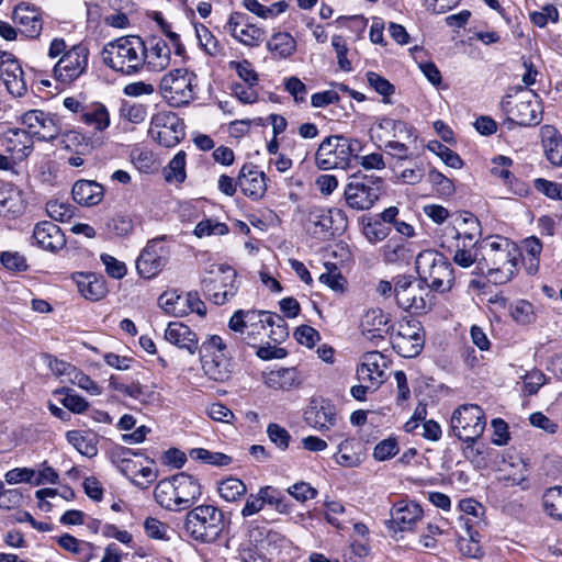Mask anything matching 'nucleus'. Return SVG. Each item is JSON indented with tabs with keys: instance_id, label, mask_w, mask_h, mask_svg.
<instances>
[{
	"instance_id": "obj_1",
	"label": "nucleus",
	"mask_w": 562,
	"mask_h": 562,
	"mask_svg": "<svg viewBox=\"0 0 562 562\" xmlns=\"http://www.w3.org/2000/svg\"><path fill=\"white\" fill-rule=\"evenodd\" d=\"M518 248L509 239L496 236L480 243L479 269L494 284L509 282L516 273Z\"/></svg>"
},
{
	"instance_id": "obj_2",
	"label": "nucleus",
	"mask_w": 562,
	"mask_h": 562,
	"mask_svg": "<svg viewBox=\"0 0 562 562\" xmlns=\"http://www.w3.org/2000/svg\"><path fill=\"white\" fill-rule=\"evenodd\" d=\"M103 63L124 76L138 75L146 64V45L138 36H123L108 43L101 52Z\"/></svg>"
},
{
	"instance_id": "obj_3",
	"label": "nucleus",
	"mask_w": 562,
	"mask_h": 562,
	"mask_svg": "<svg viewBox=\"0 0 562 562\" xmlns=\"http://www.w3.org/2000/svg\"><path fill=\"white\" fill-rule=\"evenodd\" d=\"M201 494L199 480L184 472L159 481L154 490L155 501L162 508L171 512L190 508Z\"/></svg>"
},
{
	"instance_id": "obj_4",
	"label": "nucleus",
	"mask_w": 562,
	"mask_h": 562,
	"mask_svg": "<svg viewBox=\"0 0 562 562\" xmlns=\"http://www.w3.org/2000/svg\"><path fill=\"white\" fill-rule=\"evenodd\" d=\"M416 270L419 280L428 288L447 292L452 288L453 269L448 259L436 250H424L416 257Z\"/></svg>"
},
{
	"instance_id": "obj_5",
	"label": "nucleus",
	"mask_w": 562,
	"mask_h": 562,
	"mask_svg": "<svg viewBox=\"0 0 562 562\" xmlns=\"http://www.w3.org/2000/svg\"><path fill=\"white\" fill-rule=\"evenodd\" d=\"M224 514L213 505H199L191 509L184 520L187 532L196 541L214 542L224 529Z\"/></svg>"
},
{
	"instance_id": "obj_6",
	"label": "nucleus",
	"mask_w": 562,
	"mask_h": 562,
	"mask_svg": "<svg viewBox=\"0 0 562 562\" xmlns=\"http://www.w3.org/2000/svg\"><path fill=\"white\" fill-rule=\"evenodd\" d=\"M382 189L381 177L358 171L348 177L344 191L346 204L357 211L370 210L380 199Z\"/></svg>"
},
{
	"instance_id": "obj_7",
	"label": "nucleus",
	"mask_w": 562,
	"mask_h": 562,
	"mask_svg": "<svg viewBox=\"0 0 562 562\" xmlns=\"http://www.w3.org/2000/svg\"><path fill=\"white\" fill-rule=\"evenodd\" d=\"M360 143L339 135L326 137L315 154V164L322 170L346 169L359 150Z\"/></svg>"
},
{
	"instance_id": "obj_8",
	"label": "nucleus",
	"mask_w": 562,
	"mask_h": 562,
	"mask_svg": "<svg viewBox=\"0 0 562 562\" xmlns=\"http://www.w3.org/2000/svg\"><path fill=\"white\" fill-rule=\"evenodd\" d=\"M196 76L183 68L170 70L159 82V92L171 106L189 104L195 98Z\"/></svg>"
},
{
	"instance_id": "obj_9",
	"label": "nucleus",
	"mask_w": 562,
	"mask_h": 562,
	"mask_svg": "<svg viewBox=\"0 0 562 562\" xmlns=\"http://www.w3.org/2000/svg\"><path fill=\"white\" fill-rule=\"evenodd\" d=\"M485 427V414L476 404H463L452 412L451 432L463 442H476L482 437Z\"/></svg>"
},
{
	"instance_id": "obj_10",
	"label": "nucleus",
	"mask_w": 562,
	"mask_h": 562,
	"mask_svg": "<svg viewBox=\"0 0 562 562\" xmlns=\"http://www.w3.org/2000/svg\"><path fill=\"white\" fill-rule=\"evenodd\" d=\"M239 288L237 272L229 266L217 265L202 280L204 294L216 305L225 304L235 296Z\"/></svg>"
},
{
	"instance_id": "obj_11",
	"label": "nucleus",
	"mask_w": 562,
	"mask_h": 562,
	"mask_svg": "<svg viewBox=\"0 0 562 562\" xmlns=\"http://www.w3.org/2000/svg\"><path fill=\"white\" fill-rule=\"evenodd\" d=\"M305 423L318 430L328 431L334 429V432L328 436L330 441H337L345 438V424L337 415V409L334 404L326 400H313L304 411Z\"/></svg>"
},
{
	"instance_id": "obj_12",
	"label": "nucleus",
	"mask_w": 562,
	"mask_h": 562,
	"mask_svg": "<svg viewBox=\"0 0 562 562\" xmlns=\"http://www.w3.org/2000/svg\"><path fill=\"white\" fill-rule=\"evenodd\" d=\"M246 339L247 344L255 346L258 340L265 336H270L274 341L279 338H284L286 333V325L283 318L276 314L266 311H250L246 322Z\"/></svg>"
},
{
	"instance_id": "obj_13",
	"label": "nucleus",
	"mask_w": 562,
	"mask_h": 562,
	"mask_svg": "<svg viewBox=\"0 0 562 562\" xmlns=\"http://www.w3.org/2000/svg\"><path fill=\"white\" fill-rule=\"evenodd\" d=\"M149 135L165 147H175L186 135L184 124L176 113L160 111L151 117Z\"/></svg>"
},
{
	"instance_id": "obj_14",
	"label": "nucleus",
	"mask_w": 562,
	"mask_h": 562,
	"mask_svg": "<svg viewBox=\"0 0 562 562\" xmlns=\"http://www.w3.org/2000/svg\"><path fill=\"white\" fill-rule=\"evenodd\" d=\"M165 237L147 241L136 259L137 273L144 279L157 277L168 265L170 249L164 244Z\"/></svg>"
},
{
	"instance_id": "obj_15",
	"label": "nucleus",
	"mask_w": 562,
	"mask_h": 562,
	"mask_svg": "<svg viewBox=\"0 0 562 562\" xmlns=\"http://www.w3.org/2000/svg\"><path fill=\"white\" fill-rule=\"evenodd\" d=\"M430 291L418 281H413L408 277H400L394 285V295L400 307L413 313H425L429 305L427 297Z\"/></svg>"
},
{
	"instance_id": "obj_16",
	"label": "nucleus",
	"mask_w": 562,
	"mask_h": 562,
	"mask_svg": "<svg viewBox=\"0 0 562 562\" xmlns=\"http://www.w3.org/2000/svg\"><path fill=\"white\" fill-rule=\"evenodd\" d=\"M346 226V217L339 209L312 206L306 217V227L314 236L325 237L341 232Z\"/></svg>"
},
{
	"instance_id": "obj_17",
	"label": "nucleus",
	"mask_w": 562,
	"mask_h": 562,
	"mask_svg": "<svg viewBox=\"0 0 562 562\" xmlns=\"http://www.w3.org/2000/svg\"><path fill=\"white\" fill-rule=\"evenodd\" d=\"M89 49L85 45H75L64 53L54 66L53 72L56 80L70 83L86 72L88 67Z\"/></svg>"
},
{
	"instance_id": "obj_18",
	"label": "nucleus",
	"mask_w": 562,
	"mask_h": 562,
	"mask_svg": "<svg viewBox=\"0 0 562 562\" xmlns=\"http://www.w3.org/2000/svg\"><path fill=\"white\" fill-rule=\"evenodd\" d=\"M392 346L404 358H414L420 353L425 337L422 325L417 321H403L395 334L391 335Z\"/></svg>"
},
{
	"instance_id": "obj_19",
	"label": "nucleus",
	"mask_w": 562,
	"mask_h": 562,
	"mask_svg": "<svg viewBox=\"0 0 562 562\" xmlns=\"http://www.w3.org/2000/svg\"><path fill=\"white\" fill-rule=\"evenodd\" d=\"M509 117L506 123L521 126L538 125L542 120V106L538 94L532 90L520 89L515 104L507 110Z\"/></svg>"
},
{
	"instance_id": "obj_20",
	"label": "nucleus",
	"mask_w": 562,
	"mask_h": 562,
	"mask_svg": "<svg viewBox=\"0 0 562 562\" xmlns=\"http://www.w3.org/2000/svg\"><path fill=\"white\" fill-rule=\"evenodd\" d=\"M22 124L30 137H36L40 140L50 142L60 134V126L55 116L41 110H31L23 114Z\"/></svg>"
},
{
	"instance_id": "obj_21",
	"label": "nucleus",
	"mask_w": 562,
	"mask_h": 562,
	"mask_svg": "<svg viewBox=\"0 0 562 562\" xmlns=\"http://www.w3.org/2000/svg\"><path fill=\"white\" fill-rule=\"evenodd\" d=\"M225 30L239 43L249 47L259 46L266 38L265 30L249 22L246 14L234 12L231 14Z\"/></svg>"
},
{
	"instance_id": "obj_22",
	"label": "nucleus",
	"mask_w": 562,
	"mask_h": 562,
	"mask_svg": "<svg viewBox=\"0 0 562 562\" xmlns=\"http://www.w3.org/2000/svg\"><path fill=\"white\" fill-rule=\"evenodd\" d=\"M0 80L14 97H23L27 91L24 71L19 60L10 53L0 54Z\"/></svg>"
},
{
	"instance_id": "obj_23",
	"label": "nucleus",
	"mask_w": 562,
	"mask_h": 562,
	"mask_svg": "<svg viewBox=\"0 0 562 562\" xmlns=\"http://www.w3.org/2000/svg\"><path fill=\"white\" fill-rule=\"evenodd\" d=\"M13 21L26 37L37 38L43 30L42 12L35 5L21 2L13 10Z\"/></svg>"
},
{
	"instance_id": "obj_24",
	"label": "nucleus",
	"mask_w": 562,
	"mask_h": 562,
	"mask_svg": "<svg viewBox=\"0 0 562 562\" xmlns=\"http://www.w3.org/2000/svg\"><path fill=\"white\" fill-rule=\"evenodd\" d=\"M237 183L241 192L254 201L261 199L267 191L265 172L252 164H245L241 167Z\"/></svg>"
},
{
	"instance_id": "obj_25",
	"label": "nucleus",
	"mask_w": 562,
	"mask_h": 562,
	"mask_svg": "<svg viewBox=\"0 0 562 562\" xmlns=\"http://www.w3.org/2000/svg\"><path fill=\"white\" fill-rule=\"evenodd\" d=\"M33 238L38 247L52 252L63 249L66 245L64 233L50 221L37 223L33 231Z\"/></svg>"
},
{
	"instance_id": "obj_26",
	"label": "nucleus",
	"mask_w": 562,
	"mask_h": 562,
	"mask_svg": "<svg viewBox=\"0 0 562 562\" xmlns=\"http://www.w3.org/2000/svg\"><path fill=\"white\" fill-rule=\"evenodd\" d=\"M423 517V508L415 502L401 501L391 509V524L400 531H409Z\"/></svg>"
},
{
	"instance_id": "obj_27",
	"label": "nucleus",
	"mask_w": 562,
	"mask_h": 562,
	"mask_svg": "<svg viewBox=\"0 0 562 562\" xmlns=\"http://www.w3.org/2000/svg\"><path fill=\"white\" fill-rule=\"evenodd\" d=\"M384 357L379 351L367 352L362 356V361L357 368V378L362 382H370L371 385L379 386L384 378Z\"/></svg>"
},
{
	"instance_id": "obj_28",
	"label": "nucleus",
	"mask_w": 562,
	"mask_h": 562,
	"mask_svg": "<svg viewBox=\"0 0 562 562\" xmlns=\"http://www.w3.org/2000/svg\"><path fill=\"white\" fill-rule=\"evenodd\" d=\"M165 339L180 349L194 355L199 349L198 335L181 322H170L165 330Z\"/></svg>"
},
{
	"instance_id": "obj_29",
	"label": "nucleus",
	"mask_w": 562,
	"mask_h": 562,
	"mask_svg": "<svg viewBox=\"0 0 562 562\" xmlns=\"http://www.w3.org/2000/svg\"><path fill=\"white\" fill-rule=\"evenodd\" d=\"M72 279L81 295L87 300H101L108 292L104 279L95 273L76 272Z\"/></svg>"
},
{
	"instance_id": "obj_30",
	"label": "nucleus",
	"mask_w": 562,
	"mask_h": 562,
	"mask_svg": "<svg viewBox=\"0 0 562 562\" xmlns=\"http://www.w3.org/2000/svg\"><path fill=\"white\" fill-rule=\"evenodd\" d=\"M389 314L381 308H370L362 316L360 328L368 339L382 338L389 330Z\"/></svg>"
},
{
	"instance_id": "obj_31",
	"label": "nucleus",
	"mask_w": 562,
	"mask_h": 562,
	"mask_svg": "<svg viewBox=\"0 0 562 562\" xmlns=\"http://www.w3.org/2000/svg\"><path fill=\"white\" fill-rule=\"evenodd\" d=\"M541 143L547 159L553 165L562 166V135L552 125H544L540 130Z\"/></svg>"
},
{
	"instance_id": "obj_32",
	"label": "nucleus",
	"mask_w": 562,
	"mask_h": 562,
	"mask_svg": "<svg viewBox=\"0 0 562 562\" xmlns=\"http://www.w3.org/2000/svg\"><path fill=\"white\" fill-rule=\"evenodd\" d=\"M25 204L22 192L13 184L0 188V215L16 217L24 212Z\"/></svg>"
},
{
	"instance_id": "obj_33",
	"label": "nucleus",
	"mask_w": 562,
	"mask_h": 562,
	"mask_svg": "<svg viewBox=\"0 0 562 562\" xmlns=\"http://www.w3.org/2000/svg\"><path fill=\"white\" fill-rule=\"evenodd\" d=\"M74 200L85 206L99 204L103 199V187L92 180H79L72 187Z\"/></svg>"
},
{
	"instance_id": "obj_34",
	"label": "nucleus",
	"mask_w": 562,
	"mask_h": 562,
	"mask_svg": "<svg viewBox=\"0 0 562 562\" xmlns=\"http://www.w3.org/2000/svg\"><path fill=\"white\" fill-rule=\"evenodd\" d=\"M171 49L161 38L150 41V47H146V64L151 71H162L170 64Z\"/></svg>"
},
{
	"instance_id": "obj_35",
	"label": "nucleus",
	"mask_w": 562,
	"mask_h": 562,
	"mask_svg": "<svg viewBox=\"0 0 562 562\" xmlns=\"http://www.w3.org/2000/svg\"><path fill=\"white\" fill-rule=\"evenodd\" d=\"M263 383L273 390L288 391L300 385V374L295 368H280L263 374Z\"/></svg>"
},
{
	"instance_id": "obj_36",
	"label": "nucleus",
	"mask_w": 562,
	"mask_h": 562,
	"mask_svg": "<svg viewBox=\"0 0 562 562\" xmlns=\"http://www.w3.org/2000/svg\"><path fill=\"white\" fill-rule=\"evenodd\" d=\"M79 121L91 127L94 132L105 131L111 123L106 106L100 102L88 103Z\"/></svg>"
},
{
	"instance_id": "obj_37",
	"label": "nucleus",
	"mask_w": 562,
	"mask_h": 562,
	"mask_svg": "<svg viewBox=\"0 0 562 562\" xmlns=\"http://www.w3.org/2000/svg\"><path fill=\"white\" fill-rule=\"evenodd\" d=\"M376 127L389 137L406 140L408 143H415L417 139L414 126L409 125L405 121L385 116L378 121Z\"/></svg>"
},
{
	"instance_id": "obj_38",
	"label": "nucleus",
	"mask_w": 562,
	"mask_h": 562,
	"mask_svg": "<svg viewBox=\"0 0 562 562\" xmlns=\"http://www.w3.org/2000/svg\"><path fill=\"white\" fill-rule=\"evenodd\" d=\"M201 364L210 380L225 382L231 378L232 363L227 355H221L218 358H201Z\"/></svg>"
},
{
	"instance_id": "obj_39",
	"label": "nucleus",
	"mask_w": 562,
	"mask_h": 562,
	"mask_svg": "<svg viewBox=\"0 0 562 562\" xmlns=\"http://www.w3.org/2000/svg\"><path fill=\"white\" fill-rule=\"evenodd\" d=\"M33 150V139L25 130H12L7 138L5 153L24 160Z\"/></svg>"
},
{
	"instance_id": "obj_40",
	"label": "nucleus",
	"mask_w": 562,
	"mask_h": 562,
	"mask_svg": "<svg viewBox=\"0 0 562 562\" xmlns=\"http://www.w3.org/2000/svg\"><path fill=\"white\" fill-rule=\"evenodd\" d=\"M121 470L136 486L142 488H146L157 476L151 467L137 468L136 464L127 458L122 459Z\"/></svg>"
},
{
	"instance_id": "obj_41",
	"label": "nucleus",
	"mask_w": 562,
	"mask_h": 562,
	"mask_svg": "<svg viewBox=\"0 0 562 562\" xmlns=\"http://www.w3.org/2000/svg\"><path fill=\"white\" fill-rule=\"evenodd\" d=\"M267 48L276 58H288L296 50V42L290 33L279 32L267 42Z\"/></svg>"
},
{
	"instance_id": "obj_42",
	"label": "nucleus",
	"mask_w": 562,
	"mask_h": 562,
	"mask_svg": "<svg viewBox=\"0 0 562 562\" xmlns=\"http://www.w3.org/2000/svg\"><path fill=\"white\" fill-rule=\"evenodd\" d=\"M68 442L82 456L92 458L98 453L97 438L93 434L70 430L66 435Z\"/></svg>"
},
{
	"instance_id": "obj_43",
	"label": "nucleus",
	"mask_w": 562,
	"mask_h": 562,
	"mask_svg": "<svg viewBox=\"0 0 562 562\" xmlns=\"http://www.w3.org/2000/svg\"><path fill=\"white\" fill-rule=\"evenodd\" d=\"M114 390L136 400L140 403H148L156 397V393L147 386L142 385L139 382H132L130 384L116 382L113 379L110 381Z\"/></svg>"
},
{
	"instance_id": "obj_44",
	"label": "nucleus",
	"mask_w": 562,
	"mask_h": 562,
	"mask_svg": "<svg viewBox=\"0 0 562 562\" xmlns=\"http://www.w3.org/2000/svg\"><path fill=\"white\" fill-rule=\"evenodd\" d=\"M217 492L226 502H236L247 493L246 484L234 476L226 477L218 482Z\"/></svg>"
},
{
	"instance_id": "obj_45",
	"label": "nucleus",
	"mask_w": 562,
	"mask_h": 562,
	"mask_svg": "<svg viewBox=\"0 0 562 562\" xmlns=\"http://www.w3.org/2000/svg\"><path fill=\"white\" fill-rule=\"evenodd\" d=\"M544 513L555 520H562V486L548 488L542 496Z\"/></svg>"
},
{
	"instance_id": "obj_46",
	"label": "nucleus",
	"mask_w": 562,
	"mask_h": 562,
	"mask_svg": "<svg viewBox=\"0 0 562 562\" xmlns=\"http://www.w3.org/2000/svg\"><path fill=\"white\" fill-rule=\"evenodd\" d=\"M189 456L193 460H199L205 464L215 467H228L233 462L231 456L223 452L210 451L204 448L191 449Z\"/></svg>"
},
{
	"instance_id": "obj_47",
	"label": "nucleus",
	"mask_w": 562,
	"mask_h": 562,
	"mask_svg": "<svg viewBox=\"0 0 562 562\" xmlns=\"http://www.w3.org/2000/svg\"><path fill=\"white\" fill-rule=\"evenodd\" d=\"M480 261V244L475 241L473 245L468 246L467 243H463L462 246L457 244V249L453 255V262L461 268H469L473 263L479 265Z\"/></svg>"
},
{
	"instance_id": "obj_48",
	"label": "nucleus",
	"mask_w": 562,
	"mask_h": 562,
	"mask_svg": "<svg viewBox=\"0 0 562 562\" xmlns=\"http://www.w3.org/2000/svg\"><path fill=\"white\" fill-rule=\"evenodd\" d=\"M165 179L168 182L181 183L186 179V153L179 151L165 169Z\"/></svg>"
},
{
	"instance_id": "obj_49",
	"label": "nucleus",
	"mask_w": 562,
	"mask_h": 562,
	"mask_svg": "<svg viewBox=\"0 0 562 562\" xmlns=\"http://www.w3.org/2000/svg\"><path fill=\"white\" fill-rule=\"evenodd\" d=\"M513 160L509 157L499 155L493 158L492 176L503 180L513 190L514 175L509 171Z\"/></svg>"
},
{
	"instance_id": "obj_50",
	"label": "nucleus",
	"mask_w": 562,
	"mask_h": 562,
	"mask_svg": "<svg viewBox=\"0 0 562 562\" xmlns=\"http://www.w3.org/2000/svg\"><path fill=\"white\" fill-rule=\"evenodd\" d=\"M226 349L222 337L211 335L199 346L198 350L200 351V358H218L221 355H226Z\"/></svg>"
},
{
	"instance_id": "obj_51",
	"label": "nucleus",
	"mask_w": 562,
	"mask_h": 562,
	"mask_svg": "<svg viewBox=\"0 0 562 562\" xmlns=\"http://www.w3.org/2000/svg\"><path fill=\"white\" fill-rule=\"evenodd\" d=\"M428 149L439 156L441 160L451 168L460 169L463 166L460 156L439 142L429 143Z\"/></svg>"
},
{
	"instance_id": "obj_52",
	"label": "nucleus",
	"mask_w": 562,
	"mask_h": 562,
	"mask_svg": "<svg viewBox=\"0 0 562 562\" xmlns=\"http://www.w3.org/2000/svg\"><path fill=\"white\" fill-rule=\"evenodd\" d=\"M510 315L518 324H530L535 319L532 304L526 300H518L510 305Z\"/></svg>"
},
{
	"instance_id": "obj_53",
	"label": "nucleus",
	"mask_w": 562,
	"mask_h": 562,
	"mask_svg": "<svg viewBox=\"0 0 562 562\" xmlns=\"http://www.w3.org/2000/svg\"><path fill=\"white\" fill-rule=\"evenodd\" d=\"M119 114L122 120L133 124H139L145 121L147 111L146 106L143 104L123 102Z\"/></svg>"
},
{
	"instance_id": "obj_54",
	"label": "nucleus",
	"mask_w": 562,
	"mask_h": 562,
	"mask_svg": "<svg viewBox=\"0 0 562 562\" xmlns=\"http://www.w3.org/2000/svg\"><path fill=\"white\" fill-rule=\"evenodd\" d=\"M195 35L203 49L210 55H216L220 52V44L211 31L203 24L194 25Z\"/></svg>"
},
{
	"instance_id": "obj_55",
	"label": "nucleus",
	"mask_w": 562,
	"mask_h": 562,
	"mask_svg": "<svg viewBox=\"0 0 562 562\" xmlns=\"http://www.w3.org/2000/svg\"><path fill=\"white\" fill-rule=\"evenodd\" d=\"M228 233V227L225 223L213 221L211 218L199 222L194 228V235L199 238L217 235L222 236Z\"/></svg>"
},
{
	"instance_id": "obj_56",
	"label": "nucleus",
	"mask_w": 562,
	"mask_h": 562,
	"mask_svg": "<svg viewBox=\"0 0 562 562\" xmlns=\"http://www.w3.org/2000/svg\"><path fill=\"white\" fill-rule=\"evenodd\" d=\"M229 69L236 70L238 77L246 83V85H257L258 83V74L254 69L250 61L247 59H243L240 61L232 60L228 63Z\"/></svg>"
},
{
	"instance_id": "obj_57",
	"label": "nucleus",
	"mask_w": 562,
	"mask_h": 562,
	"mask_svg": "<svg viewBox=\"0 0 562 562\" xmlns=\"http://www.w3.org/2000/svg\"><path fill=\"white\" fill-rule=\"evenodd\" d=\"M134 166L144 173H149L156 169L154 154L147 149H136L131 154Z\"/></svg>"
},
{
	"instance_id": "obj_58",
	"label": "nucleus",
	"mask_w": 562,
	"mask_h": 562,
	"mask_svg": "<svg viewBox=\"0 0 562 562\" xmlns=\"http://www.w3.org/2000/svg\"><path fill=\"white\" fill-rule=\"evenodd\" d=\"M367 81L379 94L384 97V102L389 103L387 98L394 93L395 87L384 77L374 71L367 72Z\"/></svg>"
},
{
	"instance_id": "obj_59",
	"label": "nucleus",
	"mask_w": 562,
	"mask_h": 562,
	"mask_svg": "<svg viewBox=\"0 0 562 562\" xmlns=\"http://www.w3.org/2000/svg\"><path fill=\"white\" fill-rule=\"evenodd\" d=\"M362 233L364 237L372 244L385 239L390 233V228L381 221H369L363 224Z\"/></svg>"
},
{
	"instance_id": "obj_60",
	"label": "nucleus",
	"mask_w": 562,
	"mask_h": 562,
	"mask_svg": "<svg viewBox=\"0 0 562 562\" xmlns=\"http://www.w3.org/2000/svg\"><path fill=\"white\" fill-rule=\"evenodd\" d=\"M398 442L396 438L390 437L381 440L373 449V457L378 461H385L398 453Z\"/></svg>"
},
{
	"instance_id": "obj_61",
	"label": "nucleus",
	"mask_w": 562,
	"mask_h": 562,
	"mask_svg": "<svg viewBox=\"0 0 562 562\" xmlns=\"http://www.w3.org/2000/svg\"><path fill=\"white\" fill-rule=\"evenodd\" d=\"M60 394H64L61 404L72 413L81 414L87 411L89 404L80 395L72 393L71 390H60Z\"/></svg>"
},
{
	"instance_id": "obj_62",
	"label": "nucleus",
	"mask_w": 562,
	"mask_h": 562,
	"mask_svg": "<svg viewBox=\"0 0 562 562\" xmlns=\"http://www.w3.org/2000/svg\"><path fill=\"white\" fill-rule=\"evenodd\" d=\"M68 374L70 375L71 383L76 384L80 389L86 390L92 395L101 394V387L83 372L72 368Z\"/></svg>"
},
{
	"instance_id": "obj_63",
	"label": "nucleus",
	"mask_w": 562,
	"mask_h": 562,
	"mask_svg": "<svg viewBox=\"0 0 562 562\" xmlns=\"http://www.w3.org/2000/svg\"><path fill=\"white\" fill-rule=\"evenodd\" d=\"M46 211L50 218L58 222H66L72 217V207L64 202L49 201L46 204Z\"/></svg>"
},
{
	"instance_id": "obj_64",
	"label": "nucleus",
	"mask_w": 562,
	"mask_h": 562,
	"mask_svg": "<svg viewBox=\"0 0 562 562\" xmlns=\"http://www.w3.org/2000/svg\"><path fill=\"white\" fill-rule=\"evenodd\" d=\"M269 439L281 450H286L291 440L290 432L278 424H269L267 427Z\"/></svg>"
}]
</instances>
